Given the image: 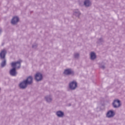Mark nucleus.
I'll list each match as a JSON object with an SVG mask.
<instances>
[{
	"label": "nucleus",
	"mask_w": 125,
	"mask_h": 125,
	"mask_svg": "<svg viewBox=\"0 0 125 125\" xmlns=\"http://www.w3.org/2000/svg\"><path fill=\"white\" fill-rule=\"evenodd\" d=\"M11 65L13 68L10 70L9 74L12 77H16V76H17L16 69H20V67H21V62L20 61L12 62Z\"/></svg>",
	"instance_id": "obj_1"
},
{
	"label": "nucleus",
	"mask_w": 125,
	"mask_h": 125,
	"mask_svg": "<svg viewBox=\"0 0 125 125\" xmlns=\"http://www.w3.org/2000/svg\"><path fill=\"white\" fill-rule=\"evenodd\" d=\"M5 55H6V51L5 50H2L0 53V59H3L1 63V67L3 68L6 65V60H5Z\"/></svg>",
	"instance_id": "obj_2"
},
{
	"label": "nucleus",
	"mask_w": 125,
	"mask_h": 125,
	"mask_svg": "<svg viewBox=\"0 0 125 125\" xmlns=\"http://www.w3.org/2000/svg\"><path fill=\"white\" fill-rule=\"evenodd\" d=\"M112 105L114 108H119L121 106V102L119 100L114 101Z\"/></svg>",
	"instance_id": "obj_3"
},
{
	"label": "nucleus",
	"mask_w": 125,
	"mask_h": 125,
	"mask_svg": "<svg viewBox=\"0 0 125 125\" xmlns=\"http://www.w3.org/2000/svg\"><path fill=\"white\" fill-rule=\"evenodd\" d=\"M77 86L78 84L77 83V82L75 81H73L72 82L69 83V88H70V89H75Z\"/></svg>",
	"instance_id": "obj_4"
},
{
	"label": "nucleus",
	"mask_w": 125,
	"mask_h": 125,
	"mask_svg": "<svg viewBox=\"0 0 125 125\" xmlns=\"http://www.w3.org/2000/svg\"><path fill=\"white\" fill-rule=\"evenodd\" d=\"M35 80L37 81V82H40V81H42V75L40 73H37L35 75Z\"/></svg>",
	"instance_id": "obj_5"
},
{
	"label": "nucleus",
	"mask_w": 125,
	"mask_h": 125,
	"mask_svg": "<svg viewBox=\"0 0 125 125\" xmlns=\"http://www.w3.org/2000/svg\"><path fill=\"white\" fill-rule=\"evenodd\" d=\"M20 88H22V89H24L27 87L28 86V84L27 83V82H25V80H24L22 82H21L20 83Z\"/></svg>",
	"instance_id": "obj_6"
},
{
	"label": "nucleus",
	"mask_w": 125,
	"mask_h": 125,
	"mask_svg": "<svg viewBox=\"0 0 125 125\" xmlns=\"http://www.w3.org/2000/svg\"><path fill=\"white\" fill-rule=\"evenodd\" d=\"M115 116V112L113 110H109L106 113L107 118H113Z\"/></svg>",
	"instance_id": "obj_7"
},
{
	"label": "nucleus",
	"mask_w": 125,
	"mask_h": 125,
	"mask_svg": "<svg viewBox=\"0 0 125 125\" xmlns=\"http://www.w3.org/2000/svg\"><path fill=\"white\" fill-rule=\"evenodd\" d=\"M27 84H32L33 83V77L29 76L26 80H24Z\"/></svg>",
	"instance_id": "obj_8"
},
{
	"label": "nucleus",
	"mask_w": 125,
	"mask_h": 125,
	"mask_svg": "<svg viewBox=\"0 0 125 125\" xmlns=\"http://www.w3.org/2000/svg\"><path fill=\"white\" fill-rule=\"evenodd\" d=\"M18 21H19V18L14 17L12 20L11 23L13 24V25H15V24L18 22Z\"/></svg>",
	"instance_id": "obj_9"
},
{
	"label": "nucleus",
	"mask_w": 125,
	"mask_h": 125,
	"mask_svg": "<svg viewBox=\"0 0 125 125\" xmlns=\"http://www.w3.org/2000/svg\"><path fill=\"white\" fill-rule=\"evenodd\" d=\"M84 5H85L86 7H88L91 5V2L89 0H85L84 1Z\"/></svg>",
	"instance_id": "obj_10"
},
{
	"label": "nucleus",
	"mask_w": 125,
	"mask_h": 125,
	"mask_svg": "<svg viewBox=\"0 0 125 125\" xmlns=\"http://www.w3.org/2000/svg\"><path fill=\"white\" fill-rule=\"evenodd\" d=\"M56 115L59 118H62L64 116V113L61 111H59L56 112Z\"/></svg>",
	"instance_id": "obj_11"
},
{
	"label": "nucleus",
	"mask_w": 125,
	"mask_h": 125,
	"mask_svg": "<svg viewBox=\"0 0 125 125\" xmlns=\"http://www.w3.org/2000/svg\"><path fill=\"white\" fill-rule=\"evenodd\" d=\"M72 74V70L70 69H66L64 71V75H71Z\"/></svg>",
	"instance_id": "obj_12"
},
{
	"label": "nucleus",
	"mask_w": 125,
	"mask_h": 125,
	"mask_svg": "<svg viewBox=\"0 0 125 125\" xmlns=\"http://www.w3.org/2000/svg\"><path fill=\"white\" fill-rule=\"evenodd\" d=\"M46 101L47 102L49 103L52 101V98H51V96H47L45 97Z\"/></svg>",
	"instance_id": "obj_13"
},
{
	"label": "nucleus",
	"mask_w": 125,
	"mask_h": 125,
	"mask_svg": "<svg viewBox=\"0 0 125 125\" xmlns=\"http://www.w3.org/2000/svg\"><path fill=\"white\" fill-rule=\"evenodd\" d=\"M74 15H75V16L77 17H80V16L81 15V12H80V11H79L78 9L75 10L74 13Z\"/></svg>",
	"instance_id": "obj_14"
},
{
	"label": "nucleus",
	"mask_w": 125,
	"mask_h": 125,
	"mask_svg": "<svg viewBox=\"0 0 125 125\" xmlns=\"http://www.w3.org/2000/svg\"><path fill=\"white\" fill-rule=\"evenodd\" d=\"M90 58L91 60H94V59L96 58V55H95V53L92 52L90 53Z\"/></svg>",
	"instance_id": "obj_15"
},
{
	"label": "nucleus",
	"mask_w": 125,
	"mask_h": 125,
	"mask_svg": "<svg viewBox=\"0 0 125 125\" xmlns=\"http://www.w3.org/2000/svg\"><path fill=\"white\" fill-rule=\"evenodd\" d=\"M74 57L75 58L78 59L79 57H80V54L78 53H76L74 54Z\"/></svg>",
	"instance_id": "obj_16"
},
{
	"label": "nucleus",
	"mask_w": 125,
	"mask_h": 125,
	"mask_svg": "<svg viewBox=\"0 0 125 125\" xmlns=\"http://www.w3.org/2000/svg\"><path fill=\"white\" fill-rule=\"evenodd\" d=\"M103 42V39L102 38H100L98 41V43H100V42Z\"/></svg>",
	"instance_id": "obj_17"
},
{
	"label": "nucleus",
	"mask_w": 125,
	"mask_h": 125,
	"mask_svg": "<svg viewBox=\"0 0 125 125\" xmlns=\"http://www.w3.org/2000/svg\"><path fill=\"white\" fill-rule=\"evenodd\" d=\"M100 68H102V69H105V66L104 65H102L100 66Z\"/></svg>",
	"instance_id": "obj_18"
},
{
	"label": "nucleus",
	"mask_w": 125,
	"mask_h": 125,
	"mask_svg": "<svg viewBox=\"0 0 125 125\" xmlns=\"http://www.w3.org/2000/svg\"><path fill=\"white\" fill-rule=\"evenodd\" d=\"M32 47H34V45L32 46Z\"/></svg>",
	"instance_id": "obj_19"
}]
</instances>
